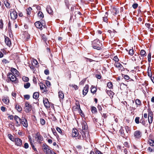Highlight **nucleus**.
Listing matches in <instances>:
<instances>
[{
  "label": "nucleus",
  "mask_w": 154,
  "mask_h": 154,
  "mask_svg": "<svg viewBox=\"0 0 154 154\" xmlns=\"http://www.w3.org/2000/svg\"><path fill=\"white\" fill-rule=\"evenodd\" d=\"M35 25L37 28L40 29L41 30L42 29V26H43L44 28L45 27V26L43 25L41 22L39 21H38L35 22Z\"/></svg>",
  "instance_id": "nucleus-10"
},
{
  "label": "nucleus",
  "mask_w": 154,
  "mask_h": 154,
  "mask_svg": "<svg viewBox=\"0 0 154 154\" xmlns=\"http://www.w3.org/2000/svg\"><path fill=\"white\" fill-rule=\"evenodd\" d=\"M124 152L125 154H131V152L130 151H128V149L126 148L124 149Z\"/></svg>",
  "instance_id": "nucleus-64"
},
{
  "label": "nucleus",
  "mask_w": 154,
  "mask_h": 154,
  "mask_svg": "<svg viewBox=\"0 0 154 154\" xmlns=\"http://www.w3.org/2000/svg\"><path fill=\"white\" fill-rule=\"evenodd\" d=\"M50 147L46 144L45 143H44L42 146V148L44 150H47L48 148H50Z\"/></svg>",
  "instance_id": "nucleus-37"
},
{
  "label": "nucleus",
  "mask_w": 154,
  "mask_h": 154,
  "mask_svg": "<svg viewBox=\"0 0 154 154\" xmlns=\"http://www.w3.org/2000/svg\"><path fill=\"white\" fill-rule=\"evenodd\" d=\"M128 54L131 56H132L134 54V50L133 49H130L128 52Z\"/></svg>",
  "instance_id": "nucleus-58"
},
{
  "label": "nucleus",
  "mask_w": 154,
  "mask_h": 154,
  "mask_svg": "<svg viewBox=\"0 0 154 154\" xmlns=\"http://www.w3.org/2000/svg\"><path fill=\"white\" fill-rule=\"evenodd\" d=\"M92 46L93 48L98 50H102L103 48L101 42L97 38L92 42Z\"/></svg>",
  "instance_id": "nucleus-2"
},
{
  "label": "nucleus",
  "mask_w": 154,
  "mask_h": 154,
  "mask_svg": "<svg viewBox=\"0 0 154 154\" xmlns=\"http://www.w3.org/2000/svg\"><path fill=\"white\" fill-rule=\"evenodd\" d=\"M148 143L151 146H154V139H149L148 140Z\"/></svg>",
  "instance_id": "nucleus-28"
},
{
  "label": "nucleus",
  "mask_w": 154,
  "mask_h": 154,
  "mask_svg": "<svg viewBox=\"0 0 154 154\" xmlns=\"http://www.w3.org/2000/svg\"><path fill=\"white\" fill-rule=\"evenodd\" d=\"M134 135L135 138H139L141 136L142 133L140 131H136L134 132Z\"/></svg>",
  "instance_id": "nucleus-13"
},
{
  "label": "nucleus",
  "mask_w": 154,
  "mask_h": 154,
  "mask_svg": "<svg viewBox=\"0 0 154 154\" xmlns=\"http://www.w3.org/2000/svg\"><path fill=\"white\" fill-rule=\"evenodd\" d=\"M64 2L66 6L68 9H69V6L70 4L69 3L68 0H65Z\"/></svg>",
  "instance_id": "nucleus-42"
},
{
  "label": "nucleus",
  "mask_w": 154,
  "mask_h": 154,
  "mask_svg": "<svg viewBox=\"0 0 154 154\" xmlns=\"http://www.w3.org/2000/svg\"><path fill=\"white\" fill-rule=\"evenodd\" d=\"M140 54L141 57H144L146 56V52L144 50H141L140 52Z\"/></svg>",
  "instance_id": "nucleus-32"
},
{
  "label": "nucleus",
  "mask_w": 154,
  "mask_h": 154,
  "mask_svg": "<svg viewBox=\"0 0 154 154\" xmlns=\"http://www.w3.org/2000/svg\"><path fill=\"white\" fill-rule=\"evenodd\" d=\"M4 23L2 19L0 20V29H2L3 28Z\"/></svg>",
  "instance_id": "nucleus-46"
},
{
  "label": "nucleus",
  "mask_w": 154,
  "mask_h": 154,
  "mask_svg": "<svg viewBox=\"0 0 154 154\" xmlns=\"http://www.w3.org/2000/svg\"><path fill=\"white\" fill-rule=\"evenodd\" d=\"M2 100L4 103L6 104H8L9 102V99L6 97H4L2 99Z\"/></svg>",
  "instance_id": "nucleus-39"
},
{
  "label": "nucleus",
  "mask_w": 154,
  "mask_h": 154,
  "mask_svg": "<svg viewBox=\"0 0 154 154\" xmlns=\"http://www.w3.org/2000/svg\"><path fill=\"white\" fill-rule=\"evenodd\" d=\"M135 123L137 124H138L140 123V117H136L135 119Z\"/></svg>",
  "instance_id": "nucleus-57"
},
{
  "label": "nucleus",
  "mask_w": 154,
  "mask_h": 154,
  "mask_svg": "<svg viewBox=\"0 0 154 154\" xmlns=\"http://www.w3.org/2000/svg\"><path fill=\"white\" fill-rule=\"evenodd\" d=\"M72 137H75L78 139H81L82 138L81 135L79 134L78 130L75 128L72 129Z\"/></svg>",
  "instance_id": "nucleus-5"
},
{
  "label": "nucleus",
  "mask_w": 154,
  "mask_h": 154,
  "mask_svg": "<svg viewBox=\"0 0 154 154\" xmlns=\"http://www.w3.org/2000/svg\"><path fill=\"white\" fill-rule=\"evenodd\" d=\"M5 41L6 45L9 47H10L11 43L10 38L8 37L5 36Z\"/></svg>",
  "instance_id": "nucleus-14"
},
{
  "label": "nucleus",
  "mask_w": 154,
  "mask_h": 154,
  "mask_svg": "<svg viewBox=\"0 0 154 154\" xmlns=\"http://www.w3.org/2000/svg\"><path fill=\"white\" fill-rule=\"evenodd\" d=\"M39 96V93L38 92H35L33 93V98L36 100L38 99Z\"/></svg>",
  "instance_id": "nucleus-30"
},
{
  "label": "nucleus",
  "mask_w": 154,
  "mask_h": 154,
  "mask_svg": "<svg viewBox=\"0 0 154 154\" xmlns=\"http://www.w3.org/2000/svg\"><path fill=\"white\" fill-rule=\"evenodd\" d=\"M112 12L113 13V15H116L119 12L118 10L115 7H113L111 9Z\"/></svg>",
  "instance_id": "nucleus-21"
},
{
  "label": "nucleus",
  "mask_w": 154,
  "mask_h": 154,
  "mask_svg": "<svg viewBox=\"0 0 154 154\" xmlns=\"http://www.w3.org/2000/svg\"><path fill=\"white\" fill-rule=\"evenodd\" d=\"M58 96L60 100H63L64 98V95L62 91H59L58 92Z\"/></svg>",
  "instance_id": "nucleus-27"
},
{
  "label": "nucleus",
  "mask_w": 154,
  "mask_h": 154,
  "mask_svg": "<svg viewBox=\"0 0 154 154\" xmlns=\"http://www.w3.org/2000/svg\"><path fill=\"white\" fill-rule=\"evenodd\" d=\"M10 71L11 72V73L14 75H18V71L16 69L14 68H11V69Z\"/></svg>",
  "instance_id": "nucleus-20"
},
{
  "label": "nucleus",
  "mask_w": 154,
  "mask_h": 154,
  "mask_svg": "<svg viewBox=\"0 0 154 154\" xmlns=\"http://www.w3.org/2000/svg\"><path fill=\"white\" fill-rule=\"evenodd\" d=\"M75 104L76 106V109H80V107L79 104V102L78 100H76L75 101Z\"/></svg>",
  "instance_id": "nucleus-44"
},
{
  "label": "nucleus",
  "mask_w": 154,
  "mask_h": 154,
  "mask_svg": "<svg viewBox=\"0 0 154 154\" xmlns=\"http://www.w3.org/2000/svg\"><path fill=\"white\" fill-rule=\"evenodd\" d=\"M107 86L110 89L113 88V85L112 82H109L107 83Z\"/></svg>",
  "instance_id": "nucleus-43"
},
{
  "label": "nucleus",
  "mask_w": 154,
  "mask_h": 154,
  "mask_svg": "<svg viewBox=\"0 0 154 154\" xmlns=\"http://www.w3.org/2000/svg\"><path fill=\"white\" fill-rule=\"evenodd\" d=\"M91 92L93 94L95 93L97 90V89L96 87H95L94 86L92 85L91 87Z\"/></svg>",
  "instance_id": "nucleus-23"
},
{
  "label": "nucleus",
  "mask_w": 154,
  "mask_h": 154,
  "mask_svg": "<svg viewBox=\"0 0 154 154\" xmlns=\"http://www.w3.org/2000/svg\"><path fill=\"white\" fill-rule=\"evenodd\" d=\"M14 119L16 122V126L17 127L20 126L21 125L22 119H21L18 116L15 115L14 116Z\"/></svg>",
  "instance_id": "nucleus-8"
},
{
  "label": "nucleus",
  "mask_w": 154,
  "mask_h": 154,
  "mask_svg": "<svg viewBox=\"0 0 154 154\" xmlns=\"http://www.w3.org/2000/svg\"><path fill=\"white\" fill-rule=\"evenodd\" d=\"M113 60L115 61V63L118 62L119 61V60L117 56H114Z\"/></svg>",
  "instance_id": "nucleus-63"
},
{
  "label": "nucleus",
  "mask_w": 154,
  "mask_h": 154,
  "mask_svg": "<svg viewBox=\"0 0 154 154\" xmlns=\"http://www.w3.org/2000/svg\"><path fill=\"white\" fill-rule=\"evenodd\" d=\"M11 19L13 20H15L18 17L17 13L14 9H11L9 10Z\"/></svg>",
  "instance_id": "nucleus-6"
},
{
  "label": "nucleus",
  "mask_w": 154,
  "mask_h": 154,
  "mask_svg": "<svg viewBox=\"0 0 154 154\" xmlns=\"http://www.w3.org/2000/svg\"><path fill=\"white\" fill-rule=\"evenodd\" d=\"M44 151L46 154H53L54 153V151L51 150L50 148H48L47 150H44Z\"/></svg>",
  "instance_id": "nucleus-24"
},
{
  "label": "nucleus",
  "mask_w": 154,
  "mask_h": 154,
  "mask_svg": "<svg viewBox=\"0 0 154 154\" xmlns=\"http://www.w3.org/2000/svg\"><path fill=\"white\" fill-rule=\"evenodd\" d=\"M46 11L48 13L51 15H53V12L50 6H48L46 8Z\"/></svg>",
  "instance_id": "nucleus-18"
},
{
  "label": "nucleus",
  "mask_w": 154,
  "mask_h": 154,
  "mask_svg": "<svg viewBox=\"0 0 154 154\" xmlns=\"http://www.w3.org/2000/svg\"><path fill=\"white\" fill-rule=\"evenodd\" d=\"M131 129L128 126H125V128L122 126L120 127V129L119 131L120 135L124 138L127 137L130 133Z\"/></svg>",
  "instance_id": "nucleus-1"
},
{
  "label": "nucleus",
  "mask_w": 154,
  "mask_h": 154,
  "mask_svg": "<svg viewBox=\"0 0 154 154\" xmlns=\"http://www.w3.org/2000/svg\"><path fill=\"white\" fill-rule=\"evenodd\" d=\"M140 123L143 126H146V123L145 119L143 118V117H142L140 120Z\"/></svg>",
  "instance_id": "nucleus-34"
},
{
  "label": "nucleus",
  "mask_w": 154,
  "mask_h": 154,
  "mask_svg": "<svg viewBox=\"0 0 154 154\" xmlns=\"http://www.w3.org/2000/svg\"><path fill=\"white\" fill-rule=\"evenodd\" d=\"M43 102L45 108L48 109L50 108V102L48 99L45 98L43 99Z\"/></svg>",
  "instance_id": "nucleus-11"
},
{
  "label": "nucleus",
  "mask_w": 154,
  "mask_h": 154,
  "mask_svg": "<svg viewBox=\"0 0 154 154\" xmlns=\"http://www.w3.org/2000/svg\"><path fill=\"white\" fill-rule=\"evenodd\" d=\"M14 141L15 142V145L19 146H21L22 144V141L21 139L18 138H15Z\"/></svg>",
  "instance_id": "nucleus-9"
},
{
  "label": "nucleus",
  "mask_w": 154,
  "mask_h": 154,
  "mask_svg": "<svg viewBox=\"0 0 154 154\" xmlns=\"http://www.w3.org/2000/svg\"><path fill=\"white\" fill-rule=\"evenodd\" d=\"M5 6L8 8H10L11 7L10 3L8 1L5 2Z\"/></svg>",
  "instance_id": "nucleus-53"
},
{
  "label": "nucleus",
  "mask_w": 154,
  "mask_h": 154,
  "mask_svg": "<svg viewBox=\"0 0 154 154\" xmlns=\"http://www.w3.org/2000/svg\"><path fill=\"white\" fill-rule=\"evenodd\" d=\"M102 116L103 117V120L104 121V120H106V119L107 117V115H106V113H103L102 115Z\"/></svg>",
  "instance_id": "nucleus-61"
},
{
  "label": "nucleus",
  "mask_w": 154,
  "mask_h": 154,
  "mask_svg": "<svg viewBox=\"0 0 154 154\" xmlns=\"http://www.w3.org/2000/svg\"><path fill=\"white\" fill-rule=\"evenodd\" d=\"M78 110L79 113H80V114L81 115V116H82V117H84L85 115L84 114V113H83L82 111V110L81 108H80V109H78Z\"/></svg>",
  "instance_id": "nucleus-52"
},
{
  "label": "nucleus",
  "mask_w": 154,
  "mask_h": 154,
  "mask_svg": "<svg viewBox=\"0 0 154 154\" xmlns=\"http://www.w3.org/2000/svg\"><path fill=\"white\" fill-rule=\"evenodd\" d=\"M108 12H106L105 13V15L104 17H103V21H104L105 22H107L108 20H107V16H108Z\"/></svg>",
  "instance_id": "nucleus-33"
},
{
  "label": "nucleus",
  "mask_w": 154,
  "mask_h": 154,
  "mask_svg": "<svg viewBox=\"0 0 154 154\" xmlns=\"http://www.w3.org/2000/svg\"><path fill=\"white\" fill-rule=\"evenodd\" d=\"M7 78L6 81L7 82H9L11 81L14 84L17 83L18 82V79L15 75H13L11 72H9L7 75Z\"/></svg>",
  "instance_id": "nucleus-3"
},
{
  "label": "nucleus",
  "mask_w": 154,
  "mask_h": 154,
  "mask_svg": "<svg viewBox=\"0 0 154 154\" xmlns=\"http://www.w3.org/2000/svg\"><path fill=\"white\" fill-rule=\"evenodd\" d=\"M151 53L149 52L148 55V60L149 63L150 64L151 61Z\"/></svg>",
  "instance_id": "nucleus-55"
},
{
  "label": "nucleus",
  "mask_w": 154,
  "mask_h": 154,
  "mask_svg": "<svg viewBox=\"0 0 154 154\" xmlns=\"http://www.w3.org/2000/svg\"><path fill=\"white\" fill-rule=\"evenodd\" d=\"M42 38L44 41L45 42L47 45V44L46 42V41H47V39L46 36L44 34H43L42 35Z\"/></svg>",
  "instance_id": "nucleus-50"
},
{
  "label": "nucleus",
  "mask_w": 154,
  "mask_h": 154,
  "mask_svg": "<svg viewBox=\"0 0 154 154\" xmlns=\"http://www.w3.org/2000/svg\"><path fill=\"white\" fill-rule=\"evenodd\" d=\"M32 107L31 105L28 102H26L24 108L25 112L27 113L31 111Z\"/></svg>",
  "instance_id": "nucleus-7"
},
{
  "label": "nucleus",
  "mask_w": 154,
  "mask_h": 154,
  "mask_svg": "<svg viewBox=\"0 0 154 154\" xmlns=\"http://www.w3.org/2000/svg\"><path fill=\"white\" fill-rule=\"evenodd\" d=\"M149 66L147 69V75L149 77H151L152 76V73L151 72V69L150 68V65L149 63Z\"/></svg>",
  "instance_id": "nucleus-19"
},
{
  "label": "nucleus",
  "mask_w": 154,
  "mask_h": 154,
  "mask_svg": "<svg viewBox=\"0 0 154 154\" xmlns=\"http://www.w3.org/2000/svg\"><path fill=\"white\" fill-rule=\"evenodd\" d=\"M147 151L149 152H154V148L149 147L147 149Z\"/></svg>",
  "instance_id": "nucleus-38"
},
{
  "label": "nucleus",
  "mask_w": 154,
  "mask_h": 154,
  "mask_svg": "<svg viewBox=\"0 0 154 154\" xmlns=\"http://www.w3.org/2000/svg\"><path fill=\"white\" fill-rule=\"evenodd\" d=\"M122 77L126 80H127L130 79V77L127 75H125L124 74H122Z\"/></svg>",
  "instance_id": "nucleus-41"
},
{
  "label": "nucleus",
  "mask_w": 154,
  "mask_h": 154,
  "mask_svg": "<svg viewBox=\"0 0 154 154\" xmlns=\"http://www.w3.org/2000/svg\"><path fill=\"white\" fill-rule=\"evenodd\" d=\"M8 136L9 138L12 141H14V137L11 134H9L8 135Z\"/></svg>",
  "instance_id": "nucleus-49"
},
{
  "label": "nucleus",
  "mask_w": 154,
  "mask_h": 154,
  "mask_svg": "<svg viewBox=\"0 0 154 154\" xmlns=\"http://www.w3.org/2000/svg\"><path fill=\"white\" fill-rule=\"evenodd\" d=\"M32 9V8L30 7H29L26 9V14L27 17H30L31 16L30 14Z\"/></svg>",
  "instance_id": "nucleus-22"
},
{
  "label": "nucleus",
  "mask_w": 154,
  "mask_h": 154,
  "mask_svg": "<svg viewBox=\"0 0 154 154\" xmlns=\"http://www.w3.org/2000/svg\"><path fill=\"white\" fill-rule=\"evenodd\" d=\"M135 103L137 105V106H140L142 105L141 101L139 99H137L136 100Z\"/></svg>",
  "instance_id": "nucleus-31"
},
{
  "label": "nucleus",
  "mask_w": 154,
  "mask_h": 154,
  "mask_svg": "<svg viewBox=\"0 0 154 154\" xmlns=\"http://www.w3.org/2000/svg\"><path fill=\"white\" fill-rule=\"evenodd\" d=\"M114 66L116 68L122 67V65L120 63L118 62L114 64Z\"/></svg>",
  "instance_id": "nucleus-47"
},
{
  "label": "nucleus",
  "mask_w": 154,
  "mask_h": 154,
  "mask_svg": "<svg viewBox=\"0 0 154 154\" xmlns=\"http://www.w3.org/2000/svg\"><path fill=\"white\" fill-rule=\"evenodd\" d=\"M21 124L25 128H27L28 126L27 120L25 119L24 117H22L21 122Z\"/></svg>",
  "instance_id": "nucleus-12"
},
{
  "label": "nucleus",
  "mask_w": 154,
  "mask_h": 154,
  "mask_svg": "<svg viewBox=\"0 0 154 154\" xmlns=\"http://www.w3.org/2000/svg\"><path fill=\"white\" fill-rule=\"evenodd\" d=\"M39 85L40 87V88L41 90H44V89L45 88L46 86L43 83H40Z\"/></svg>",
  "instance_id": "nucleus-54"
},
{
  "label": "nucleus",
  "mask_w": 154,
  "mask_h": 154,
  "mask_svg": "<svg viewBox=\"0 0 154 154\" xmlns=\"http://www.w3.org/2000/svg\"><path fill=\"white\" fill-rule=\"evenodd\" d=\"M9 127L11 128L12 130H14L15 129V128L14 127V125H13L12 123L9 124Z\"/></svg>",
  "instance_id": "nucleus-56"
},
{
  "label": "nucleus",
  "mask_w": 154,
  "mask_h": 154,
  "mask_svg": "<svg viewBox=\"0 0 154 154\" xmlns=\"http://www.w3.org/2000/svg\"><path fill=\"white\" fill-rule=\"evenodd\" d=\"M153 117H149V118H148V120L149 123L150 124H151L153 121Z\"/></svg>",
  "instance_id": "nucleus-59"
},
{
  "label": "nucleus",
  "mask_w": 154,
  "mask_h": 154,
  "mask_svg": "<svg viewBox=\"0 0 154 154\" xmlns=\"http://www.w3.org/2000/svg\"><path fill=\"white\" fill-rule=\"evenodd\" d=\"M37 14L38 17L41 19H42L44 17L43 14L40 11H38L37 13Z\"/></svg>",
  "instance_id": "nucleus-25"
},
{
  "label": "nucleus",
  "mask_w": 154,
  "mask_h": 154,
  "mask_svg": "<svg viewBox=\"0 0 154 154\" xmlns=\"http://www.w3.org/2000/svg\"><path fill=\"white\" fill-rule=\"evenodd\" d=\"M15 108L18 112H20L22 110V107L18 104H15Z\"/></svg>",
  "instance_id": "nucleus-26"
},
{
  "label": "nucleus",
  "mask_w": 154,
  "mask_h": 154,
  "mask_svg": "<svg viewBox=\"0 0 154 154\" xmlns=\"http://www.w3.org/2000/svg\"><path fill=\"white\" fill-rule=\"evenodd\" d=\"M23 35L24 39L26 41H28L30 38V35L27 32V30L24 32Z\"/></svg>",
  "instance_id": "nucleus-16"
},
{
  "label": "nucleus",
  "mask_w": 154,
  "mask_h": 154,
  "mask_svg": "<svg viewBox=\"0 0 154 154\" xmlns=\"http://www.w3.org/2000/svg\"><path fill=\"white\" fill-rule=\"evenodd\" d=\"M89 90V86L88 85H86L85 86L83 90V94L85 96L88 92Z\"/></svg>",
  "instance_id": "nucleus-17"
},
{
  "label": "nucleus",
  "mask_w": 154,
  "mask_h": 154,
  "mask_svg": "<svg viewBox=\"0 0 154 154\" xmlns=\"http://www.w3.org/2000/svg\"><path fill=\"white\" fill-rule=\"evenodd\" d=\"M56 130L57 131L60 133L62 135H64V133L63 132L62 130L59 127H57L56 128Z\"/></svg>",
  "instance_id": "nucleus-40"
},
{
  "label": "nucleus",
  "mask_w": 154,
  "mask_h": 154,
  "mask_svg": "<svg viewBox=\"0 0 154 154\" xmlns=\"http://www.w3.org/2000/svg\"><path fill=\"white\" fill-rule=\"evenodd\" d=\"M91 110L92 112L94 114H96L97 112L96 108L94 106L91 107Z\"/></svg>",
  "instance_id": "nucleus-29"
},
{
  "label": "nucleus",
  "mask_w": 154,
  "mask_h": 154,
  "mask_svg": "<svg viewBox=\"0 0 154 154\" xmlns=\"http://www.w3.org/2000/svg\"><path fill=\"white\" fill-rule=\"evenodd\" d=\"M51 129L54 135L56 136L57 138H58L59 136L55 130L54 128H51Z\"/></svg>",
  "instance_id": "nucleus-35"
},
{
  "label": "nucleus",
  "mask_w": 154,
  "mask_h": 154,
  "mask_svg": "<svg viewBox=\"0 0 154 154\" xmlns=\"http://www.w3.org/2000/svg\"><path fill=\"white\" fill-rule=\"evenodd\" d=\"M30 86V84L29 82L24 84V86L25 88L27 89L29 88Z\"/></svg>",
  "instance_id": "nucleus-45"
},
{
  "label": "nucleus",
  "mask_w": 154,
  "mask_h": 154,
  "mask_svg": "<svg viewBox=\"0 0 154 154\" xmlns=\"http://www.w3.org/2000/svg\"><path fill=\"white\" fill-rule=\"evenodd\" d=\"M41 124L42 125H44L45 124V120L43 118H41L40 120Z\"/></svg>",
  "instance_id": "nucleus-48"
},
{
  "label": "nucleus",
  "mask_w": 154,
  "mask_h": 154,
  "mask_svg": "<svg viewBox=\"0 0 154 154\" xmlns=\"http://www.w3.org/2000/svg\"><path fill=\"white\" fill-rule=\"evenodd\" d=\"M36 137L35 138H37V140L40 141H42L43 140V138L42 136L40 134L39 132H38L35 134Z\"/></svg>",
  "instance_id": "nucleus-15"
},
{
  "label": "nucleus",
  "mask_w": 154,
  "mask_h": 154,
  "mask_svg": "<svg viewBox=\"0 0 154 154\" xmlns=\"http://www.w3.org/2000/svg\"><path fill=\"white\" fill-rule=\"evenodd\" d=\"M82 130L81 134L83 139L86 138L85 136V132L87 130L88 128L87 123L85 121L83 122L82 124Z\"/></svg>",
  "instance_id": "nucleus-4"
},
{
  "label": "nucleus",
  "mask_w": 154,
  "mask_h": 154,
  "mask_svg": "<svg viewBox=\"0 0 154 154\" xmlns=\"http://www.w3.org/2000/svg\"><path fill=\"white\" fill-rule=\"evenodd\" d=\"M153 117V112L150 109H148V118H149V117Z\"/></svg>",
  "instance_id": "nucleus-36"
},
{
  "label": "nucleus",
  "mask_w": 154,
  "mask_h": 154,
  "mask_svg": "<svg viewBox=\"0 0 154 154\" xmlns=\"http://www.w3.org/2000/svg\"><path fill=\"white\" fill-rule=\"evenodd\" d=\"M70 85V86L73 88H74L75 90H77L79 88L78 86H77L76 85L72 84V85Z\"/></svg>",
  "instance_id": "nucleus-62"
},
{
  "label": "nucleus",
  "mask_w": 154,
  "mask_h": 154,
  "mask_svg": "<svg viewBox=\"0 0 154 154\" xmlns=\"http://www.w3.org/2000/svg\"><path fill=\"white\" fill-rule=\"evenodd\" d=\"M11 23L10 20H9L8 26V30L10 31H11Z\"/></svg>",
  "instance_id": "nucleus-60"
},
{
  "label": "nucleus",
  "mask_w": 154,
  "mask_h": 154,
  "mask_svg": "<svg viewBox=\"0 0 154 154\" xmlns=\"http://www.w3.org/2000/svg\"><path fill=\"white\" fill-rule=\"evenodd\" d=\"M2 62L4 65L5 64L9 63L10 62V61L6 59H3L2 60Z\"/></svg>",
  "instance_id": "nucleus-51"
}]
</instances>
